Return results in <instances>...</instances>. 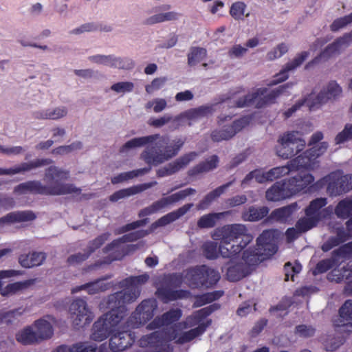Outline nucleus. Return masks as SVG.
Wrapping results in <instances>:
<instances>
[{"label": "nucleus", "instance_id": "30", "mask_svg": "<svg viewBox=\"0 0 352 352\" xmlns=\"http://www.w3.org/2000/svg\"><path fill=\"white\" fill-rule=\"evenodd\" d=\"M157 183L151 182L148 184H143L138 186H132L128 188H124L116 192H114L112 195L110 196V201H117L121 199H124L126 197H128L129 196L135 195L137 193H139L140 192H142L153 186L155 185Z\"/></svg>", "mask_w": 352, "mask_h": 352}, {"label": "nucleus", "instance_id": "29", "mask_svg": "<svg viewBox=\"0 0 352 352\" xmlns=\"http://www.w3.org/2000/svg\"><path fill=\"white\" fill-rule=\"evenodd\" d=\"M197 154L195 153H190L188 155L183 156L182 157L178 159L177 161L173 163L169 164L168 166L160 168L157 170V175L159 177H164L166 175H171L180 169L184 168L187 166L190 162L193 160Z\"/></svg>", "mask_w": 352, "mask_h": 352}, {"label": "nucleus", "instance_id": "31", "mask_svg": "<svg viewBox=\"0 0 352 352\" xmlns=\"http://www.w3.org/2000/svg\"><path fill=\"white\" fill-rule=\"evenodd\" d=\"M50 162L47 160H37L34 162L21 164L11 168H0V175H14L29 171L35 168L48 164Z\"/></svg>", "mask_w": 352, "mask_h": 352}, {"label": "nucleus", "instance_id": "3", "mask_svg": "<svg viewBox=\"0 0 352 352\" xmlns=\"http://www.w3.org/2000/svg\"><path fill=\"white\" fill-rule=\"evenodd\" d=\"M220 279L219 273L205 265L190 269L184 274H170L164 278L163 285L157 287L156 294L164 302L186 298L188 292L183 290L173 291V288L183 283L191 287H209L215 285Z\"/></svg>", "mask_w": 352, "mask_h": 352}, {"label": "nucleus", "instance_id": "13", "mask_svg": "<svg viewBox=\"0 0 352 352\" xmlns=\"http://www.w3.org/2000/svg\"><path fill=\"white\" fill-rule=\"evenodd\" d=\"M229 117L220 118L219 124L222 128L221 130H215L211 134V138L214 142L227 140L234 136L238 132L248 126L251 120L250 116H245L239 120L230 122Z\"/></svg>", "mask_w": 352, "mask_h": 352}, {"label": "nucleus", "instance_id": "27", "mask_svg": "<svg viewBox=\"0 0 352 352\" xmlns=\"http://www.w3.org/2000/svg\"><path fill=\"white\" fill-rule=\"evenodd\" d=\"M300 157H295L289 161L285 165L277 166L268 170L270 181L286 176L289 173L302 169L300 160Z\"/></svg>", "mask_w": 352, "mask_h": 352}, {"label": "nucleus", "instance_id": "15", "mask_svg": "<svg viewBox=\"0 0 352 352\" xmlns=\"http://www.w3.org/2000/svg\"><path fill=\"white\" fill-rule=\"evenodd\" d=\"M146 234V231L138 230L113 241L105 248V252L108 254L109 258L104 263H109L111 261L121 258L127 253L126 249L129 248V246L125 245L126 242L135 241L144 236Z\"/></svg>", "mask_w": 352, "mask_h": 352}, {"label": "nucleus", "instance_id": "63", "mask_svg": "<svg viewBox=\"0 0 352 352\" xmlns=\"http://www.w3.org/2000/svg\"><path fill=\"white\" fill-rule=\"evenodd\" d=\"M351 22L352 12L347 16L335 20L333 23L331 24V28L333 31H337Z\"/></svg>", "mask_w": 352, "mask_h": 352}, {"label": "nucleus", "instance_id": "53", "mask_svg": "<svg viewBox=\"0 0 352 352\" xmlns=\"http://www.w3.org/2000/svg\"><path fill=\"white\" fill-rule=\"evenodd\" d=\"M218 162V157L216 155H213L207 160L205 163L199 164L192 170V175L211 170L217 166Z\"/></svg>", "mask_w": 352, "mask_h": 352}, {"label": "nucleus", "instance_id": "4", "mask_svg": "<svg viewBox=\"0 0 352 352\" xmlns=\"http://www.w3.org/2000/svg\"><path fill=\"white\" fill-rule=\"evenodd\" d=\"M212 238L220 241L218 248L217 243L212 241L206 242L203 246L206 256L210 259L217 258L219 253L223 257L234 256L253 239L243 224L227 225L217 228L214 231Z\"/></svg>", "mask_w": 352, "mask_h": 352}, {"label": "nucleus", "instance_id": "26", "mask_svg": "<svg viewBox=\"0 0 352 352\" xmlns=\"http://www.w3.org/2000/svg\"><path fill=\"white\" fill-rule=\"evenodd\" d=\"M182 316L180 309H172L164 314L161 317L155 318L149 323L146 328L148 330L156 329L162 327H167L179 320Z\"/></svg>", "mask_w": 352, "mask_h": 352}, {"label": "nucleus", "instance_id": "35", "mask_svg": "<svg viewBox=\"0 0 352 352\" xmlns=\"http://www.w3.org/2000/svg\"><path fill=\"white\" fill-rule=\"evenodd\" d=\"M107 237L108 235L107 234H104L96 238L95 240H94L89 243L88 246V254H82L79 253L77 254L72 255L68 258V262L70 264H76L85 260L92 252H94L96 249L98 248L107 239Z\"/></svg>", "mask_w": 352, "mask_h": 352}, {"label": "nucleus", "instance_id": "10", "mask_svg": "<svg viewBox=\"0 0 352 352\" xmlns=\"http://www.w3.org/2000/svg\"><path fill=\"white\" fill-rule=\"evenodd\" d=\"M148 280V275L146 274L126 278L121 283L124 289L109 296L111 303H114L112 306L118 303L120 307H124L125 304L135 300L140 294L141 286Z\"/></svg>", "mask_w": 352, "mask_h": 352}, {"label": "nucleus", "instance_id": "50", "mask_svg": "<svg viewBox=\"0 0 352 352\" xmlns=\"http://www.w3.org/2000/svg\"><path fill=\"white\" fill-rule=\"evenodd\" d=\"M96 346L86 343H78L74 344L68 348L65 346H59L57 349L58 352H96Z\"/></svg>", "mask_w": 352, "mask_h": 352}, {"label": "nucleus", "instance_id": "7", "mask_svg": "<svg viewBox=\"0 0 352 352\" xmlns=\"http://www.w3.org/2000/svg\"><path fill=\"white\" fill-rule=\"evenodd\" d=\"M314 177L309 173H300L287 180L276 182L266 191V199L278 201L301 192L314 182Z\"/></svg>", "mask_w": 352, "mask_h": 352}, {"label": "nucleus", "instance_id": "34", "mask_svg": "<svg viewBox=\"0 0 352 352\" xmlns=\"http://www.w3.org/2000/svg\"><path fill=\"white\" fill-rule=\"evenodd\" d=\"M45 253L34 252L28 254H22L19 261L21 266L27 268L41 265L45 260Z\"/></svg>", "mask_w": 352, "mask_h": 352}, {"label": "nucleus", "instance_id": "8", "mask_svg": "<svg viewBox=\"0 0 352 352\" xmlns=\"http://www.w3.org/2000/svg\"><path fill=\"white\" fill-rule=\"evenodd\" d=\"M109 297L107 302V307L110 311L100 317L94 324L91 338L96 341H102L112 335L121 328V321L125 316V307H120L119 305L111 306Z\"/></svg>", "mask_w": 352, "mask_h": 352}, {"label": "nucleus", "instance_id": "52", "mask_svg": "<svg viewBox=\"0 0 352 352\" xmlns=\"http://www.w3.org/2000/svg\"><path fill=\"white\" fill-rule=\"evenodd\" d=\"M246 5L242 1H236L232 4L230 9V15L236 20H242L244 16H248L249 13L245 14Z\"/></svg>", "mask_w": 352, "mask_h": 352}, {"label": "nucleus", "instance_id": "16", "mask_svg": "<svg viewBox=\"0 0 352 352\" xmlns=\"http://www.w3.org/2000/svg\"><path fill=\"white\" fill-rule=\"evenodd\" d=\"M352 43V31L344 34L342 37L338 38L335 42L329 45L318 56L313 60L309 62L306 65V69H309L313 65L317 64L320 60H327L329 58L340 54L346 47Z\"/></svg>", "mask_w": 352, "mask_h": 352}, {"label": "nucleus", "instance_id": "32", "mask_svg": "<svg viewBox=\"0 0 352 352\" xmlns=\"http://www.w3.org/2000/svg\"><path fill=\"white\" fill-rule=\"evenodd\" d=\"M346 234L342 230L338 229V236L336 238L332 237L324 243L322 247V250L324 252L329 251L333 247L352 237V218L346 222Z\"/></svg>", "mask_w": 352, "mask_h": 352}, {"label": "nucleus", "instance_id": "11", "mask_svg": "<svg viewBox=\"0 0 352 352\" xmlns=\"http://www.w3.org/2000/svg\"><path fill=\"white\" fill-rule=\"evenodd\" d=\"M275 151L279 157L287 160L298 154L306 145L302 135L296 131H287L280 135L278 139Z\"/></svg>", "mask_w": 352, "mask_h": 352}, {"label": "nucleus", "instance_id": "45", "mask_svg": "<svg viewBox=\"0 0 352 352\" xmlns=\"http://www.w3.org/2000/svg\"><path fill=\"white\" fill-rule=\"evenodd\" d=\"M107 66L117 69H130L134 67V62L129 58L109 55Z\"/></svg>", "mask_w": 352, "mask_h": 352}, {"label": "nucleus", "instance_id": "23", "mask_svg": "<svg viewBox=\"0 0 352 352\" xmlns=\"http://www.w3.org/2000/svg\"><path fill=\"white\" fill-rule=\"evenodd\" d=\"M308 56V52H302L298 54L293 59L284 65L283 69L274 76V78L269 85H274L287 80L289 78V73L294 72L299 67Z\"/></svg>", "mask_w": 352, "mask_h": 352}, {"label": "nucleus", "instance_id": "41", "mask_svg": "<svg viewBox=\"0 0 352 352\" xmlns=\"http://www.w3.org/2000/svg\"><path fill=\"white\" fill-rule=\"evenodd\" d=\"M16 339L23 344H32L40 342L32 325L28 326L19 331L16 335Z\"/></svg>", "mask_w": 352, "mask_h": 352}, {"label": "nucleus", "instance_id": "25", "mask_svg": "<svg viewBox=\"0 0 352 352\" xmlns=\"http://www.w3.org/2000/svg\"><path fill=\"white\" fill-rule=\"evenodd\" d=\"M334 326L343 331L352 332V300H346L339 310V317L333 321Z\"/></svg>", "mask_w": 352, "mask_h": 352}, {"label": "nucleus", "instance_id": "59", "mask_svg": "<svg viewBox=\"0 0 352 352\" xmlns=\"http://www.w3.org/2000/svg\"><path fill=\"white\" fill-rule=\"evenodd\" d=\"M167 106V102L164 98H157L151 101H148L145 104L146 109L148 110L151 108L153 109L155 113L162 112L166 109Z\"/></svg>", "mask_w": 352, "mask_h": 352}, {"label": "nucleus", "instance_id": "61", "mask_svg": "<svg viewBox=\"0 0 352 352\" xmlns=\"http://www.w3.org/2000/svg\"><path fill=\"white\" fill-rule=\"evenodd\" d=\"M290 305L291 300L289 298H285L277 306L272 307L270 311L276 316H283L287 314V309Z\"/></svg>", "mask_w": 352, "mask_h": 352}, {"label": "nucleus", "instance_id": "60", "mask_svg": "<svg viewBox=\"0 0 352 352\" xmlns=\"http://www.w3.org/2000/svg\"><path fill=\"white\" fill-rule=\"evenodd\" d=\"M167 80L168 79L166 77H160L153 79L150 84L146 85V91L148 94H153L154 92L162 88L165 85Z\"/></svg>", "mask_w": 352, "mask_h": 352}, {"label": "nucleus", "instance_id": "18", "mask_svg": "<svg viewBox=\"0 0 352 352\" xmlns=\"http://www.w3.org/2000/svg\"><path fill=\"white\" fill-rule=\"evenodd\" d=\"M328 146L327 142H322L297 156L296 157L301 158L299 162L302 169L314 170L318 168L320 162L317 159L326 152Z\"/></svg>", "mask_w": 352, "mask_h": 352}, {"label": "nucleus", "instance_id": "40", "mask_svg": "<svg viewBox=\"0 0 352 352\" xmlns=\"http://www.w3.org/2000/svg\"><path fill=\"white\" fill-rule=\"evenodd\" d=\"M298 205L296 203L292 204L289 206L282 207L274 210L270 217L273 220L280 222H285L288 221L292 214L298 210Z\"/></svg>", "mask_w": 352, "mask_h": 352}, {"label": "nucleus", "instance_id": "39", "mask_svg": "<svg viewBox=\"0 0 352 352\" xmlns=\"http://www.w3.org/2000/svg\"><path fill=\"white\" fill-rule=\"evenodd\" d=\"M231 184L232 182H228L217 188L215 190L208 193L197 206V210L206 209L213 201L223 194L225 191L231 186Z\"/></svg>", "mask_w": 352, "mask_h": 352}, {"label": "nucleus", "instance_id": "22", "mask_svg": "<svg viewBox=\"0 0 352 352\" xmlns=\"http://www.w3.org/2000/svg\"><path fill=\"white\" fill-rule=\"evenodd\" d=\"M195 192V190L193 188H186L182 190H180L176 193H174L170 196L166 197H164L155 202H154L149 207L144 209L141 211L140 215H148L153 213H155L164 208L168 206V205L176 203L187 196L190 195H192Z\"/></svg>", "mask_w": 352, "mask_h": 352}, {"label": "nucleus", "instance_id": "48", "mask_svg": "<svg viewBox=\"0 0 352 352\" xmlns=\"http://www.w3.org/2000/svg\"><path fill=\"white\" fill-rule=\"evenodd\" d=\"M340 259L341 258L336 251L331 258L322 260L317 264L316 267L313 272L314 274L316 275L319 273L327 272L329 269L338 263Z\"/></svg>", "mask_w": 352, "mask_h": 352}, {"label": "nucleus", "instance_id": "33", "mask_svg": "<svg viewBox=\"0 0 352 352\" xmlns=\"http://www.w3.org/2000/svg\"><path fill=\"white\" fill-rule=\"evenodd\" d=\"M67 108L65 106H58L54 108H47L35 112L34 116L38 119L57 120L67 116Z\"/></svg>", "mask_w": 352, "mask_h": 352}, {"label": "nucleus", "instance_id": "17", "mask_svg": "<svg viewBox=\"0 0 352 352\" xmlns=\"http://www.w3.org/2000/svg\"><path fill=\"white\" fill-rule=\"evenodd\" d=\"M157 307L155 299H148L142 301L136 308L132 316L127 320L128 327L132 329L138 328L153 318Z\"/></svg>", "mask_w": 352, "mask_h": 352}, {"label": "nucleus", "instance_id": "28", "mask_svg": "<svg viewBox=\"0 0 352 352\" xmlns=\"http://www.w3.org/2000/svg\"><path fill=\"white\" fill-rule=\"evenodd\" d=\"M217 105H205L198 108L192 109L186 111L175 118V121L180 122L183 120H188L190 122L195 121L202 118L211 115L214 111V107Z\"/></svg>", "mask_w": 352, "mask_h": 352}, {"label": "nucleus", "instance_id": "24", "mask_svg": "<svg viewBox=\"0 0 352 352\" xmlns=\"http://www.w3.org/2000/svg\"><path fill=\"white\" fill-rule=\"evenodd\" d=\"M55 323V318L50 315L45 316L34 322L32 327L40 342L50 339L53 336V325Z\"/></svg>", "mask_w": 352, "mask_h": 352}, {"label": "nucleus", "instance_id": "54", "mask_svg": "<svg viewBox=\"0 0 352 352\" xmlns=\"http://www.w3.org/2000/svg\"><path fill=\"white\" fill-rule=\"evenodd\" d=\"M344 343L342 338L336 337L333 335H329L323 340L324 346L327 351H334L338 349Z\"/></svg>", "mask_w": 352, "mask_h": 352}, {"label": "nucleus", "instance_id": "64", "mask_svg": "<svg viewBox=\"0 0 352 352\" xmlns=\"http://www.w3.org/2000/svg\"><path fill=\"white\" fill-rule=\"evenodd\" d=\"M296 333L303 338L313 336L315 333V329L309 325L300 324L296 327Z\"/></svg>", "mask_w": 352, "mask_h": 352}, {"label": "nucleus", "instance_id": "57", "mask_svg": "<svg viewBox=\"0 0 352 352\" xmlns=\"http://www.w3.org/2000/svg\"><path fill=\"white\" fill-rule=\"evenodd\" d=\"M32 281L25 280L21 282H16L7 285L6 289L2 292L3 295L14 294L19 291L27 288L32 285Z\"/></svg>", "mask_w": 352, "mask_h": 352}, {"label": "nucleus", "instance_id": "55", "mask_svg": "<svg viewBox=\"0 0 352 352\" xmlns=\"http://www.w3.org/2000/svg\"><path fill=\"white\" fill-rule=\"evenodd\" d=\"M289 46L285 43L278 44L276 47L267 52L266 57L269 60H274L283 56L288 52Z\"/></svg>", "mask_w": 352, "mask_h": 352}, {"label": "nucleus", "instance_id": "12", "mask_svg": "<svg viewBox=\"0 0 352 352\" xmlns=\"http://www.w3.org/2000/svg\"><path fill=\"white\" fill-rule=\"evenodd\" d=\"M285 86L278 87L274 89L267 88H259L254 90L252 94L245 96L242 100L236 102L238 107L254 105L257 108L265 105L272 104L276 98L283 92Z\"/></svg>", "mask_w": 352, "mask_h": 352}, {"label": "nucleus", "instance_id": "58", "mask_svg": "<svg viewBox=\"0 0 352 352\" xmlns=\"http://www.w3.org/2000/svg\"><path fill=\"white\" fill-rule=\"evenodd\" d=\"M134 84L129 81H122L111 85V89L116 94H124L133 91Z\"/></svg>", "mask_w": 352, "mask_h": 352}, {"label": "nucleus", "instance_id": "37", "mask_svg": "<svg viewBox=\"0 0 352 352\" xmlns=\"http://www.w3.org/2000/svg\"><path fill=\"white\" fill-rule=\"evenodd\" d=\"M111 287L110 283H107L104 279H100L93 283L76 287L72 289L73 294L77 293L80 290H86L89 294H95L104 291Z\"/></svg>", "mask_w": 352, "mask_h": 352}, {"label": "nucleus", "instance_id": "1", "mask_svg": "<svg viewBox=\"0 0 352 352\" xmlns=\"http://www.w3.org/2000/svg\"><path fill=\"white\" fill-rule=\"evenodd\" d=\"M217 307L216 304L203 308L190 316L185 321L179 322L166 331H155L142 336L138 341L140 347L148 349V352H173V347L169 343L175 341L178 344L188 342L201 335L211 324L206 319Z\"/></svg>", "mask_w": 352, "mask_h": 352}, {"label": "nucleus", "instance_id": "62", "mask_svg": "<svg viewBox=\"0 0 352 352\" xmlns=\"http://www.w3.org/2000/svg\"><path fill=\"white\" fill-rule=\"evenodd\" d=\"M301 265L299 263H295L294 265H292L290 263H287L285 265V280L288 281L289 280H294V275L298 274L301 270Z\"/></svg>", "mask_w": 352, "mask_h": 352}, {"label": "nucleus", "instance_id": "49", "mask_svg": "<svg viewBox=\"0 0 352 352\" xmlns=\"http://www.w3.org/2000/svg\"><path fill=\"white\" fill-rule=\"evenodd\" d=\"M226 212L210 213L202 216L198 221L197 225L201 228H212L214 226L217 219L224 216Z\"/></svg>", "mask_w": 352, "mask_h": 352}, {"label": "nucleus", "instance_id": "42", "mask_svg": "<svg viewBox=\"0 0 352 352\" xmlns=\"http://www.w3.org/2000/svg\"><path fill=\"white\" fill-rule=\"evenodd\" d=\"M254 179L256 182L261 184L265 183L266 182H271L270 177L268 175V171H264L263 170H255L246 175V177L241 182L242 187H247L249 184L252 183Z\"/></svg>", "mask_w": 352, "mask_h": 352}, {"label": "nucleus", "instance_id": "9", "mask_svg": "<svg viewBox=\"0 0 352 352\" xmlns=\"http://www.w3.org/2000/svg\"><path fill=\"white\" fill-rule=\"evenodd\" d=\"M327 199L324 197H319L312 200L305 208V217H303L296 223L297 228L300 231H307L316 226L324 219L329 217L333 211L332 206H326Z\"/></svg>", "mask_w": 352, "mask_h": 352}, {"label": "nucleus", "instance_id": "36", "mask_svg": "<svg viewBox=\"0 0 352 352\" xmlns=\"http://www.w3.org/2000/svg\"><path fill=\"white\" fill-rule=\"evenodd\" d=\"M192 204H185L182 207L179 208L178 210L171 212L160 219H158L153 226L155 227L164 226H166L175 220L178 219L179 217L184 215L192 207Z\"/></svg>", "mask_w": 352, "mask_h": 352}, {"label": "nucleus", "instance_id": "20", "mask_svg": "<svg viewBox=\"0 0 352 352\" xmlns=\"http://www.w3.org/2000/svg\"><path fill=\"white\" fill-rule=\"evenodd\" d=\"M69 313L76 327L88 324L94 318V315L87 307L86 302L82 299L75 300L70 305Z\"/></svg>", "mask_w": 352, "mask_h": 352}, {"label": "nucleus", "instance_id": "38", "mask_svg": "<svg viewBox=\"0 0 352 352\" xmlns=\"http://www.w3.org/2000/svg\"><path fill=\"white\" fill-rule=\"evenodd\" d=\"M35 215L31 211L11 212L0 219V226L16 222H23L34 219Z\"/></svg>", "mask_w": 352, "mask_h": 352}, {"label": "nucleus", "instance_id": "19", "mask_svg": "<svg viewBox=\"0 0 352 352\" xmlns=\"http://www.w3.org/2000/svg\"><path fill=\"white\" fill-rule=\"evenodd\" d=\"M129 328L131 327H128L127 321L125 322L123 318L121 321V328L114 332L110 338L109 346L113 351H123L134 342L135 336L128 330Z\"/></svg>", "mask_w": 352, "mask_h": 352}, {"label": "nucleus", "instance_id": "6", "mask_svg": "<svg viewBox=\"0 0 352 352\" xmlns=\"http://www.w3.org/2000/svg\"><path fill=\"white\" fill-rule=\"evenodd\" d=\"M69 177V173L56 166H50L45 172L44 179L47 184L43 185L39 181H30L22 183L14 188L18 195L28 193L47 195H61L76 192L79 190L71 184H64L62 181Z\"/></svg>", "mask_w": 352, "mask_h": 352}, {"label": "nucleus", "instance_id": "56", "mask_svg": "<svg viewBox=\"0 0 352 352\" xmlns=\"http://www.w3.org/2000/svg\"><path fill=\"white\" fill-rule=\"evenodd\" d=\"M222 295L223 292L221 291H215L207 293L197 298L195 304L196 305V306L200 307L219 298Z\"/></svg>", "mask_w": 352, "mask_h": 352}, {"label": "nucleus", "instance_id": "47", "mask_svg": "<svg viewBox=\"0 0 352 352\" xmlns=\"http://www.w3.org/2000/svg\"><path fill=\"white\" fill-rule=\"evenodd\" d=\"M335 213L339 218H348L352 213V200L344 199L340 201L335 208Z\"/></svg>", "mask_w": 352, "mask_h": 352}, {"label": "nucleus", "instance_id": "51", "mask_svg": "<svg viewBox=\"0 0 352 352\" xmlns=\"http://www.w3.org/2000/svg\"><path fill=\"white\" fill-rule=\"evenodd\" d=\"M315 97V92H311L305 98L296 102L291 108L284 112L285 118L291 117L294 113L298 110L302 106L306 105L309 109V102L312 101Z\"/></svg>", "mask_w": 352, "mask_h": 352}, {"label": "nucleus", "instance_id": "5", "mask_svg": "<svg viewBox=\"0 0 352 352\" xmlns=\"http://www.w3.org/2000/svg\"><path fill=\"white\" fill-rule=\"evenodd\" d=\"M157 140L158 141L155 146L146 148L141 154V158L148 165L156 166L175 156L184 143L182 140L177 139L169 144L168 137L155 134L135 138L127 141L120 148V153H127Z\"/></svg>", "mask_w": 352, "mask_h": 352}, {"label": "nucleus", "instance_id": "46", "mask_svg": "<svg viewBox=\"0 0 352 352\" xmlns=\"http://www.w3.org/2000/svg\"><path fill=\"white\" fill-rule=\"evenodd\" d=\"M206 50L201 47H194L190 50L188 54V64L190 66H195L203 61L206 57Z\"/></svg>", "mask_w": 352, "mask_h": 352}, {"label": "nucleus", "instance_id": "43", "mask_svg": "<svg viewBox=\"0 0 352 352\" xmlns=\"http://www.w3.org/2000/svg\"><path fill=\"white\" fill-rule=\"evenodd\" d=\"M269 212L267 207H250L248 211L243 212V219L245 221H256L265 217Z\"/></svg>", "mask_w": 352, "mask_h": 352}, {"label": "nucleus", "instance_id": "44", "mask_svg": "<svg viewBox=\"0 0 352 352\" xmlns=\"http://www.w3.org/2000/svg\"><path fill=\"white\" fill-rule=\"evenodd\" d=\"M352 277V270H349L348 265L342 267V270L333 269L329 274L328 279L331 281L340 283L349 280Z\"/></svg>", "mask_w": 352, "mask_h": 352}, {"label": "nucleus", "instance_id": "21", "mask_svg": "<svg viewBox=\"0 0 352 352\" xmlns=\"http://www.w3.org/2000/svg\"><path fill=\"white\" fill-rule=\"evenodd\" d=\"M342 89L336 82H330L320 94L315 93V97L312 101L309 102V110L315 111L319 109L323 104L329 100H333L341 96Z\"/></svg>", "mask_w": 352, "mask_h": 352}, {"label": "nucleus", "instance_id": "14", "mask_svg": "<svg viewBox=\"0 0 352 352\" xmlns=\"http://www.w3.org/2000/svg\"><path fill=\"white\" fill-rule=\"evenodd\" d=\"M319 186L327 184V191L331 195H338L352 188V175H343L340 171L331 173L317 183Z\"/></svg>", "mask_w": 352, "mask_h": 352}, {"label": "nucleus", "instance_id": "2", "mask_svg": "<svg viewBox=\"0 0 352 352\" xmlns=\"http://www.w3.org/2000/svg\"><path fill=\"white\" fill-rule=\"evenodd\" d=\"M280 232L276 230L263 231L256 240V248L252 252L245 250L240 258L236 254L227 263L226 268L227 278L237 281L246 276L250 272V267L260 263L274 254L277 251L276 243Z\"/></svg>", "mask_w": 352, "mask_h": 352}]
</instances>
